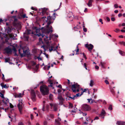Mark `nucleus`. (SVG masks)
I'll return each instance as SVG.
<instances>
[{"instance_id":"f257e3e1","label":"nucleus","mask_w":125,"mask_h":125,"mask_svg":"<svg viewBox=\"0 0 125 125\" xmlns=\"http://www.w3.org/2000/svg\"><path fill=\"white\" fill-rule=\"evenodd\" d=\"M56 14L53 11L49 12L47 16H44L41 18L43 19V21L44 22H47L48 21H51L52 19L54 20L56 18L55 15Z\"/></svg>"},{"instance_id":"f03ea898","label":"nucleus","mask_w":125,"mask_h":125,"mask_svg":"<svg viewBox=\"0 0 125 125\" xmlns=\"http://www.w3.org/2000/svg\"><path fill=\"white\" fill-rule=\"evenodd\" d=\"M47 25H46V28H44V27H42L41 28V31L42 33H44L45 34H48L50 33H51L52 31V26H49V25L52 23H53V22H52L51 21H48Z\"/></svg>"},{"instance_id":"7ed1b4c3","label":"nucleus","mask_w":125,"mask_h":125,"mask_svg":"<svg viewBox=\"0 0 125 125\" xmlns=\"http://www.w3.org/2000/svg\"><path fill=\"white\" fill-rule=\"evenodd\" d=\"M40 90L41 92L43 95H47L49 93V90L47 86L43 85L40 86Z\"/></svg>"},{"instance_id":"20e7f679","label":"nucleus","mask_w":125,"mask_h":125,"mask_svg":"<svg viewBox=\"0 0 125 125\" xmlns=\"http://www.w3.org/2000/svg\"><path fill=\"white\" fill-rule=\"evenodd\" d=\"M74 83V84L72 85V90L73 92L77 93L79 91V85L77 83Z\"/></svg>"},{"instance_id":"39448f33","label":"nucleus","mask_w":125,"mask_h":125,"mask_svg":"<svg viewBox=\"0 0 125 125\" xmlns=\"http://www.w3.org/2000/svg\"><path fill=\"white\" fill-rule=\"evenodd\" d=\"M22 50L23 52V53H21L20 52L21 49H19L18 50L19 53L21 57H25L26 55H27V57H28L30 56V53L27 50H24L23 49H22Z\"/></svg>"},{"instance_id":"423d86ee","label":"nucleus","mask_w":125,"mask_h":125,"mask_svg":"<svg viewBox=\"0 0 125 125\" xmlns=\"http://www.w3.org/2000/svg\"><path fill=\"white\" fill-rule=\"evenodd\" d=\"M81 108L82 110L85 111H89L91 110V107L90 106L86 104L82 105Z\"/></svg>"},{"instance_id":"0eeeda50","label":"nucleus","mask_w":125,"mask_h":125,"mask_svg":"<svg viewBox=\"0 0 125 125\" xmlns=\"http://www.w3.org/2000/svg\"><path fill=\"white\" fill-rule=\"evenodd\" d=\"M31 98L33 101H35L36 93L33 90H31Z\"/></svg>"},{"instance_id":"6e6552de","label":"nucleus","mask_w":125,"mask_h":125,"mask_svg":"<svg viewBox=\"0 0 125 125\" xmlns=\"http://www.w3.org/2000/svg\"><path fill=\"white\" fill-rule=\"evenodd\" d=\"M57 98L59 100L60 104L62 105L63 104V102L65 100V99L61 96H58Z\"/></svg>"},{"instance_id":"1a4fd4ad","label":"nucleus","mask_w":125,"mask_h":125,"mask_svg":"<svg viewBox=\"0 0 125 125\" xmlns=\"http://www.w3.org/2000/svg\"><path fill=\"white\" fill-rule=\"evenodd\" d=\"M85 47L88 49V50L91 52L94 47L93 45L91 44L89 45L88 44H85Z\"/></svg>"},{"instance_id":"9d476101","label":"nucleus","mask_w":125,"mask_h":125,"mask_svg":"<svg viewBox=\"0 0 125 125\" xmlns=\"http://www.w3.org/2000/svg\"><path fill=\"white\" fill-rule=\"evenodd\" d=\"M106 114L105 111L103 109H102L101 113L99 115V116L101 117L102 118H104Z\"/></svg>"},{"instance_id":"9b49d317","label":"nucleus","mask_w":125,"mask_h":125,"mask_svg":"<svg viewBox=\"0 0 125 125\" xmlns=\"http://www.w3.org/2000/svg\"><path fill=\"white\" fill-rule=\"evenodd\" d=\"M17 106L20 114H22V105H20V104H17Z\"/></svg>"},{"instance_id":"f8f14e48","label":"nucleus","mask_w":125,"mask_h":125,"mask_svg":"<svg viewBox=\"0 0 125 125\" xmlns=\"http://www.w3.org/2000/svg\"><path fill=\"white\" fill-rule=\"evenodd\" d=\"M5 50L6 52L8 54L11 53L12 52V50L9 47H7L5 49Z\"/></svg>"},{"instance_id":"ddd939ff","label":"nucleus","mask_w":125,"mask_h":125,"mask_svg":"<svg viewBox=\"0 0 125 125\" xmlns=\"http://www.w3.org/2000/svg\"><path fill=\"white\" fill-rule=\"evenodd\" d=\"M48 9L44 8L42 9L41 12L42 15L46 14V11Z\"/></svg>"},{"instance_id":"4468645a","label":"nucleus","mask_w":125,"mask_h":125,"mask_svg":"<svg viewBox=\"0 0 125 125\" xmlns=\"http://www.w3.org/2000/svg\"><path fill=\"white\" fill-rule=\"evenodd\" d=\"M116 124L118 125H125V122L122 121H117Z\"/></svg>"},{"instance_id":"2eb2a0df","label":"nucleus","mask_w":125,"mask_h":125,"mask_svg":"<svg viewBox=\"0 0 125 125\" xmlns=\"http://www.w3.org/2000/svg\"><path fill=\"white\" fill-rule=\"evenodd\" d=\"M50 79H49L48 80V82L50 84V85H48V86H51V87H52L53 89H54V87L52 86L53 85V83L52 81Z\"/></svg>"},{"instance_id":"dca6fc26","label":"nucleus","mask_w":125,"mask_h":125,"mask_svg":"<svg viewBox=\"0 0 125 125\" xmlns=\"http://www.w3.org/2000/svg\"><path fill=\"white\" fill-rule=\"evenodd\" d=\"M59 120H55V125H60V124L59 122V121L61 120V119L59 118H58Z\"/></svg>"},{"instance_id":"f3484780","label":"nucleus","mask_w":125,"mask_h":125,"mask_svg":"<svg viewBox=\"0 0 125 125\" xmlns=\"http://www.w3.org/2000/svg\"><path fill=\"white\" fill-rule=\"evenodd\" d=\"M93 0H89L87 4V5L89 7H91L92 6Z\"/></svg>"},{"instance_id":"a211bd4d","label":"nucleus","mask_w":125,"mask_h":125,"mask_svg":"<svg viewBox=\"0 0 125 125\" xmlns=\"http://www.w3.org/2000/svg\"><path fill=\"white\" fill-rule=\"evenodd\" d=\"M32 29L33 30H35L37 32L40 30H41V29L40 28H39L36 27H32Z\"/></svg>"},{"instance_id":"6ab92c4d","label":"nucleus","mask_w":125,"mask_h":125,"mask_svg":"<svg viewBox=\"0 0 125 125\" xmlns=\"http://www.w3.org/2000/svg\"><path fill=\"white\" fill-rule=\"evenodd\" d=\"M21 17L19 16L18 17V18L19 19H21V18H27V17L26 16V15L25 14H24L23 15H21Z\"/></svg>"},{"instance_id":"aec40b11","label":"nucleus","mask_w":125,"mask_h":125,"mask_svg":"<svg viewBox=\"0 0 125 125\" xmlns=\"http://www.w3.org/2000/svg\"><path fill=\"white\" fill-rule=\"evenodd\" d=\"M105 63L103 62H100V65L102 68H104V65L105 64Z\"/></svg>"},{"instance_id":"412c9836","label":"nucleus","mask_w":125,"mask_h":125,"mask_svg":"<svg viewBox=\"0 0 125 125\" xmlns=\"http://www.w3.org/2000/svg\"><path fill=\"white\" fill-rule=\"evenodd\" d=\"M119 53L122 56H124L125 55V53L123 51H122L120 50H119Z\"/></svg>"},{"instance_id":"4be33fe9","label":"nucleus","mask_w":125,"mask_h":125,"mask_svg":"<svg viewBox=\"0 0 125 125\" xmlns=\"http://www.w3.org/2000/svg\"><path fill=\"white\" fill-rule=\"evenodd\" d=\"M94 81L93 80H91L90 81V86L92 87L94 85Z\"/></svg>"},{"instance_id":"5701e85b","label":"nucleus","mask_w":125,"mask_h":125,"mask_svg":"<svg viewBox=\"0 0 125 125\" xmlns=\"http://www.w3.org/2000/svg\"><path fill=\"white\" fill-rule=\"evenodd\" d=\"M0 85L1 86L2 88H8V87H7V86L6 85V84H5V85H3V84L2 83H1L0 84Z\"/></svg>"},{"instance_id":"b1692460","label":"nucleus","mask_w":125,"mask_h":125,"mask_svg":"<svg viewBox=\"0 0 125 125\" xmlns=\"http://www.w3.org/2000/svg\"><path fill=\"white\" fill-rule=\"evenodd\" d=\"M72 16H73V14L72 12H70L69 13H68L67 14V16L69 18L71 17Z\"/></svg>"},{"instance_id":"393cba45","label":"nucleus","mask_w":125,"mask_h":125,"mask_svg":"<svg viewBox=\"0 0 125 125\" xmlns=\"http://www.w3.org/2000/svg\"><path fill=\"white\" fill-rule=\"evenodd\" d=\"M54 48V47L53 46H49V49L50 52H51L53 50V49Z\"/></svg>"},{"instance_id":"a878e982","label":"nucleus","mask_w":125,"mask_h":125,"mask_svg":"<svg viewBox=\"0 0 125 125\" xmlns=\"http://www.w3.org/2000/svg\"><path fill=\"white\" fill-rule=\"evenodd\" d=\"M7 29L8 30L7 33H9L10 32L11 30V29L10 27H8L7 28Z\"/></svg>"},{"instance_id":"bb28decb","label":"nucleus","mask_w":125,"mask_h":125,"mask_svg":"<svg viewBox=\"0 0 125 125\" xmlns=\"http://www.w3.org/2000/svg\"><path fill=\"white\" fill-rule=\"evenodd\" d=\"M80 93H78V94H77L76 95H74V98L75 99L76 98H77V97H78V96H79L80 95Z\"/></svg>"},{"instance_id":"cd10ccee","label":"nucleus","mask_w":125,"mask_h":125,"mask_svg":"<svg viewBox=\"0 0 125 125\" xmlns=\"http://www.w3.org/2000/svg\"><path fill=\"white\" fill-rule=\"evenodd\" d=\"M41 53H40L39 56L37 57L36 56H35V57H37V58L39 60H42V59L41 58L39 57L40 56V55H41Z\"/></svg>"},{"instance_id":"c85d7f7f","label":"nucleus","mask_w":125,"mask_h":125,"mask_svg":"<svg viewBox=\"0 0 125 125\" xmlns=\"http://www.w3.org/2000/svg\"><path fill=\"white\" fill-rule=\"evenodd\" d=\"M12 49H13V51L15 53V55H16V52L17 51V50L16 49V48L15 47H13Z\"/></svg>"},{"instance_id":"c756f323","label":"nucleus","mask_w":125,"mask_h":125,"mask_svg":"<svg viewBox=\"0 0 125 125\" xmlns=\"http://www.w3.org/2000/svg\"><path fill=\"white\" fill-rule=\"evenodd\" d=\"M68 97L69 98L68 99V100L70 99H73V100H74L75 99L74 96L73 97H71L70 96H68Z\"/></svg>"},{"instance_id":"7c9ffc66","label":"nucleus","mask_w":125,"mask_h":125,"mask_svg":"<svg viewBox=\"0 0 125 125\" xmlns=\"http://www.w3.org/2000/svg\"><path fill=\"white\" fill-rule=\"evenodd\" d=\"M119 43L121 44H123L124 46H125V42H120Z\"/></svg>"},{"instance_id":"2f4dec72","label":"nucleus","mask_w":125,"mask_h":125,"mask_svg":"<svg viewBox=\"0 0 125 125\" xmlns=\"http://www.w3.org/2000/svg\"><path fill=\"white\" fill-rule=\"evenodd\" d=\"M53 97V95L51 94L49 96V98L50 100H52V99Z\"/></svg>"},{"instance_id":"473e14b6","label":"nucleus","mask_w":125,"mask_h":125,"mask_svg":"<svg viewBox=\"0 0 125 125\" xmlns=\"http://www.w3.org/2000/svg\"><path fill=\"white\" fill-rule=\"evenodd\" d=\"M87 65L88 64H87L86 63H84L83 64V66L86 70H87Z\"/></svg>"},{"instance_id":"72a5a7b5","label":"nucleus","mask_w":125,"mask_h":125,"mask_svg":"<svg viewBox=\"0 0 125 125\" xmlns=\"http://www.w3.org/2000/svg\"><path fill=\"white\" fill-rule=\"evenodd\" d=\"M19 104H20V105L23 104V103L22 102V99L19 100Z\"/></svg>"},{"instance_id":"f704fd0d","label":"nucleus","mask_w":125,"mask_h":125,"mask_svg":"<svg viewBox=\"0 0 125 125\" xmlns=\"http://www.w3.org/2000/svg\"><path fill=\"white\" fill-rule=\"evenodd\" d=\"M10 60V59L9 58H7L5 59V62H8Z\"/></svg>"},{"instance_id":"c9c22d12","label":"nucleus","mask_w":125,"mask_h":125,"mask_svg":"<svg viewBox=\"0 0 125 125\" xmlns=\"http://www.w3.org/2000/svg\"><path fill=\"white\" fill-rule=\"evenodd\" d=\"M57 107L56 105H54V111H56L57 110Z\"/></svg>"},{"instance_id":"e433bc0d","label":"nucleus","mask_w":125,"mask_h":125,"mask_svg":"<svg viewBox=\"0 0 125 125\" xmlns=\"http://www.w3.org/2000/svg\"><path fill=\"white\" fill-rule=\"evenodd\" d=\"M69 108H72L73 107V105L72 104L70 103H69Z\"/></svg>"},{"instance_id":"4c0bfd02","label":"nucleus","mask_w":125,"mask_h":125,"mask_svg":"<svg viewBox=\"0 0 125 125\" xmlns=\"http://www.w3.org/2000/svg\"><path fill=\"white\" fill-rule=\"evenodd\" d=\"M108 109L110 110H112V106L111 105H110L108 107Z\"/></svg>"},{"instance_id":"58836bf2","label":"nucleus","mask_w":125,"mask_h":125,"mask_svg":"<svg viewBox=\"0 0 125 125\" xmlns=\"http://www.w3.org/2000/svg\"><path fill=\"white\" fill-rule=\"evenodd\" d=\"M76 48H77V50H75V51L76 52H78L79 51V49L78 48V45H77L76 46Z\"/></svg>"},{"instance_id":"ea45409f","label":"nucleus","mask_w":125,"mask_h":125,"mask_svg":"<svg viewBox=\"0 0 125 125\" xmlns=\"http://www.w3.org/2000/svg\"><path fill=\"white\" fill-rule=\"evenodd\" d=\"M24 38L26 40H28L29 38V37L28 36H25V35H24Z\"/></svg>"},{"instance_id":"a19ab883","label":"nucleus","mask_w":125,"mask_h":125,"mask_svg":"<svg viewBox=\"0 0 125 125\" xmlns=\"http://www.w3.org/2000/svg\"><path fill=\"white\" fill-rule=\"evenodd\" d=\"M65 95L66 96L68 97V96H70V94L69 92H67L65 94Z\"/></svg>"},{"instance_id":"79ce46f5","label":"nucleus","mask_w":125,"mask_h":125,"mask_svg":"<svg viewBox=\"0 0 125 125\" xmlns=\"http://www.w3.org/2000/svg\"><path fill=\"white\" fill-rule=\"evenodd\" d=\"M93 90H94V92H93V94H94L95 92H96L97 91V89H94Z\"/></svg>"},{"instance_id":"37998d69","label":"nucleus","mask_w":125,"mask_h":125,"mask_svg":"<svg viewBox=\"0 0 125 125\" xmlns=\"http://www.w3.org/2000/svg\"><path fill=\"white\" fill-rule=\"evenodd\" d=\"M18 125H24L23 123L21 122H20L18 123Z\"/></svg>"},{"instance_id":"c03bdc74","label":"nucleus","mask_w":125,"mask_h":125,"mask_svg":"<svg viewBox=\"0 0 125 125\" xmlns=\"http://www.w3.org/2000/svg\"><path fill=\"white\" fill-rule=\"evenodd\" d=\"M30 30L28 29L27 31L26 32V33L28 34H29L30 33V31H31Z\"/></svg>"},{"instance_id":"a18cd8bd","label":"nucleus","mask_w":125,"mask_h":125,"mask_svg":"<svg viewBox=\"0 0 125 125\" xmlns=\"http://www.w3.org/2000/svg\"><path fill=\"white\" fill-rule=\"evenodd\" d=\"M8 18H9V19H10V18H16V16H8Z\"/></svg>"},{"instance_id":"49530a36","label":"nucleus","mask_w":125,"mask_h":125,"mask_svg":"<svg viewBox=\"0 0 125 125\" xmlns=\"http://www.w3.org/2000/svg\"><path fill=\"white\" fill-rule=\"evenodd\" d=\"M99 22L101 23L102 24H103V20H102V19H99Z\"/></svg>"},{"instance_id":"de8ad7c7","label":"nucleus","mask_w":125,"mask_h":125,"mask_svg":"<svg viewBox=\"0 0 125 125\" xmlns=\"http://www.w3.org/2000/svg\"><path fill=\"white\" fill-rule=\"evenodd\" d=\"M0 94L1 95H0L1 97L2 98H4V96L3 94L2 93H1L0 92Z\"/></svg>"},{"instance_id":"09e8293b","label":"nucleus","mask_w":125,"mask_h":125,"mask_svg":"<svg viewBox=\"0 0 125 125\" xmlns=\"http://www.w3.org/2000/svg\"><path fill=\"white\" fill-rule=\"evenodd\" d=\"M76 108V107H75V108ZM75 110V109L74 108V110H72L71 111V112L72 113H75L76 112V111Z\"/></svg>"},{"instance_id":"8fccbe9b","label":"nucleus","mask_w":125,"mask_h":125,"mask_svg":"<svg viewBox=\"0 0 125 125\" xmlns=\"http://www.w3.org/2000/svg\"><path fill=\"white\" fill-rule=\"evenodd\" d=\"M83 27L84 28H83V31L85 32H86L87 31V29L86 28H85L84 26H83Z\"/></svg>"},{"instance_id":"3c124183","label":"nucleus","mask_w":125,"mask_h":125,"mask_svg":"<svg viewBox=\"0 0 125 125\" xmlns=\"http://www.w3.org/2000/svg\"><path fill=\"white\" fill-rule=\"evenodd\" d=\"M78 29L76 27H74L73 28V30H74V31H77V30Z\"/></svg>"},{"instance_id":"603ef678","label":"nucleus","mask_w":125,"mask_h":125,"mask_svg":"<svg viewBox=\"0 0 125 125\" xmlns=\"http://www.w3.org/2000/svg\"><path fill=\"white\" fill-rule=\"evenodd\" d=\"M111 20L112 21H114L115 20V17H112L111 18Z\"/></svg>"},{"instance_id":"864d4df0","label":"nucleus","mask_w":125,"mask_h":125,"mask_svg":"<svg viewBox=\"0 0 125 125\" xmlns=\"http://www.w3.org/2000/svg\"><path fill=\"white\" fill-rule=\"evenodd\" d=\"M104 82L106 84H109V82L107 80H105Z\"/></svg>"},{"instance_id":"5fc2aeb1","label":"nucleus","mask_w":125,"mask_h":125,"mask_svg":"<svg viewBox=\"0 0 125 125\" xmlns=\"http://www.w3.org/2000/svg\"><path fill=\"white\" fill-rule=\"evenodd\" d=\"M83 57L85 59H87V57H86L85 55L84 54V53L83 52Z\"/></svg>"},{"instance_id":"6e6d98bb","label":"nucleus","mask_w":125,"mask_h":125,"mask_svg":"<svg viewBox=\"0 0 125 125\" xmlns=\"http://www.w3.org/2000/svg\"><path fill=\"white\" fill-rule=\"evenodd\" d=\"M10 107L11 108H13L14 107L13 106L11 103H10Z\"/></svg>"},{"instance_id":"4d7b16f0","label":"nucleus","mask_w":125,"mask_h":125,"mask_svg":"<svg viewBox=\"0 0 125 125\" xmlns=\"http://www.w3.org/2000/svg\"><path fill=\"white\" fill-rule=\"evenodd\" d=\"M22 95H23V94H22L21 93H19V94H18V96H19V97H22Z\"/></svg>"},{"instance_id":"13d9d810","label":"nucleus","mask_w":125,"mask_h":125,"mask_svg":"<svg viewBox=\"0 0 125 125\" xmlns=\"http://www.w3.org/2000/svg\"><path fill=\"white\" fill-rule=\"evenodd\" d=\"M114 7L115 8H117L118 7V5L117 4H115L114 5Z\"/></svg>"},{"instance_id":"bf43d9fd","label":"nucleus","mask_w":125,"mask_h":125,"mask_svg":"<svg viewBox=\"0 0 125 125\" xmlns=\"http://www.w3.org/2000/svg\"><path fill=\"white\" fill-rule=\"evenodd\" d=\"M106 19L108 22H109L110 21V19L108 17H106Z\"/></svg>"},{"instance_id":"052dcab7","label":"nucleus","mask_w":125,"mask_h":125,"mask_svg":"<svg viewBox=\"0 0 125 125\" xmlns=\"http://www.w3.org/2000/svg\"><path fill=\"white\" fill-rule=\"evenodd\" d=\"M14 96L15 98H18L19 97L18 94H16L14 95Z\"/></svg>"},{"instance_id":"680f3d73","label":"nucleus","mask_w":125,"mask_h":125,"mask_svg":"<svg viewBox=\"0 0 125 125\" xmlns=\"http://www.w3.org/2000/svg\"><path fill=\"white\" fill-rule=\"evenodd\" d=\"M60 89H62V86L61 84H59L58 86H57Z\"/></svg>"},{"instance_id":"e2e57ef3","label":"nucleus","mask_w":125,"mask_h":125,"mask_svg":"<svg viewBox=\"0 0 125 125\" xmlns=\"http://www.w3.org/2000/svg\"><path fill=\"white\" fill-rule=\"evenodd\" d=\"M31 9L33 10H37V9L35 8H34L33 7H31Z\"/></svg>"},{"instance_id":"0e129e2a","label":"nucleus","mask_w":125,"mask_h":125,"mask_svg":"<svg viewBox=\"0 0 125 125\" xmlns=\"http://www.w3.org/2000/svg\"><path fill=\"white\" fill-rule=\"evenodd\" d=\"M47 123L46 121H44V122L43 124L44 125H47Z\"/></svg>"},{"instance_id":"69168bd1","label":"nucleus","mask_w":125,"mask_h":125,"mask_svg":"<svg viewBox=\"0 0 125 125\" xmlns=\"http://www.w3.org/2000/svg\"><path fill=\"white\" fill-rule=\"evenodd\" d=\"M31 118L32 120L33 118V115L32 114H31Z\"/></svg>"},{"instance_id":"338daca9","label":"nucleus","mask_w":125,"mask_h":125,"mask_svg":"<svg viewBox=\"0 0 125 125\" xmlns=\"http://www.w3.org/2000/svg\"><path fill=\"white\" fill-rule=\"evenodd\" d=\"M17 19H16L15 18H14V20H13L14 22H16L17 21Z\"/></svg>"},{"instance_id":"774afa93","label":"nucleus","mask_w":125,"mask_h":125,"mask_svg":"<svg viewBox=\"0 0 125 125\" xmlns=\"http://www.w3.org/2000/svg\"><path fill=\"white\" fill-rule=\"evenodd\" d=\"M109 10V9L108 8H106L104 10V11H107Z\"/></svg>"}]
</instances>
